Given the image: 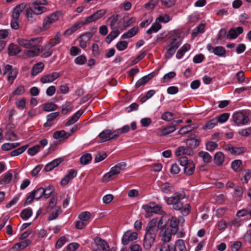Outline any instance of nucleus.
<instances>
[{
  "label": "nucleus",
  "mask_w": 251,
  "mask_h": 251,
  "mask_svg": "<svg viewBox=\"0 0 251 251\" xmlns=\"http://www.w3.org/2000/svg\"><path fill=\"white\" fill-rule=\"evenodd\" d=\"M119 15H113L110 17L107 22L109 23L110 27L112 29H115L117 28V25L118 23Z\"/></svg>",
  "instance_id": "7c9ffc66"
},
{
  "label": "nucleus",
  "mask_w": 251,
  "mask_h": 251,
  "mask_svg": "<svg viewBox=\"0 0 251 251\" xmlns=\"http://www.w3.org/2000/svg\"><path fill=\"white\" fill-rule=\"evenodd\" d=\"M92 159V156L89 153L83 154L80 158V162L83 165H86L89 163Z\"/></svg>",
  "instance_id": "4d7b16f0"
},
{
  "label": "nucleus",
  "mask_w": 251,
  "mask_h": 251,
  "mask_svg": "<svg viewBox=\"0 0 251 251\" xmlns=\"http://www.w3.org/2000/svg\"><path fill=\"white\" fill-rule=\"evenodd\" d=\"M218 146V144L217 142L209 141L208 142L206 145V150L209 151H213L216 150Z\"/></svg>",
  "instance_id": "5fc2aeb1"
},
{
  "label": "nucleus",
  "mask_w": 251,
  "mask_h": 251,
  "mask_svg": "<svg viewBox=\"0 0 251 251\" xmlns=\"http://www.w3.org/2000/svg\"><path fill=\"white\" fill-rule=\"evenodd\" d=\"M182 154L191 156L193 155V151L190 148L187 146L179 147L176 150L175 155L178 156Z\"/></svg>",
  "instance_id": "412c9836"
},
{
  "label": "nucleus",
  "mask_w": 251,
  "mask_h": 251,
  "mask_svg": "<svg viewBox=\"0 0 251 251\" xmlns=\"http://www.w3.org/2000/svg\"><path fill=\"white\" fill-rule=\"evenodd\" d=\"M195 127H192V125H188L181 127L178 131L179 134H186L192 131Z\"/></svg>",
  "instance_id": "6e6d98bb"
},
{
  "label": "nucleus",
  "mask_w": 251,
  "mask_h": 251,
  "mask_svg": "<svg viewBox=\"0 0 251 251\" xmlns=\"http://www.w3.org/2000/svg\"><path fill=\"white\" fill-rule=\"evenodd\" d=\"M243 32V28L241 26H238L235 28H232L229 30L227 38L228 39H235L240 34Z\"/></svg>",
  "instance_id": "4be33fe9"
},
{
  "label": "nucleus",
  "mask_w": 251,
  "mask_h": 251,
  "mask_svg": "<svg viewBox=\"0 0 251 251\" xmlns=\"http://www.w3.org/2000/svg\"><path fill=\"white\" fill-rule=\"evenodd\" d=\"M99 137L101 139V142H104L112 140L111 130L106 129L99 134Z\"/></svg>",
  "instance_id": "393cba45"
},
{
  "label": "nucleus",
  "mask_w": 251,
  "mask_h": 251,
  "mask_svg": "<svg viewBox=\"0 0 251 251\" xmlns=\"http://www.w3.org/2000/svg\"><path fill=\"white\" fill-rule=\"evenodd\" d=\"M8 51L10 55H15L19 53L21 50L18 46L11 44L9 46Z\"/></svg>",
  "instance_id": "de8ad7c7"
},
{
  "label": "nucleus",
  "mask_w": 251,
  "mask_h": 251,
  "mask_svg": "<svg viewBox=\"0 0 251 251\" xmlns=\"http://www.w3.org/2000/svg\"><path fill=\"white\" fill-rule=\"evenodd\" d=\"M92 36V33L90 32L81 35L78 39L80 46L82 48L85 49L86 47L87 43L91 39Z\"/></svg>",
  "instance_id": "aec40b11"
},
{
  "label": "nucleus",
  "mask_w": 251,
  "mask_h": 251,
  "mask_svg": "<svg viewBox=\"0 0 251 251\" xmlns=\"http://www.w3.org/2000/svg\"><path fill=\"white\" fill-rule=\"evenodd\" d=\"M44 68V64L42 62L35 64L32 67L31 71V75L34 76L41 73Z\"/></svg>",
  "instance_id": "bb28decb"
},
{
  "label": "nucleus",
  "mask_w": 251,
  "mask_h": 251,
  "mask_svg": "<svg viewBox=\"0 0 251 251\" xmlns=\"http://www.w3.org/2000/svg\"><path fill=\"white\" fill-rule=\"evenodd\" d=\"M128 43L126 41H119L118 42L116 45V47L118 50L120 51H122L126 50L127 48Z\"/></svg>",
  "instance_id": "338daca9"
},
{
  "label": "nucleus",
  "mask_w": 251,
  "mask_h": 251,
  "mask_svg": "<svg viewBox=\"0 0 251 251\" xmlns=\"http://www.w3.org/2000/svg\"><path fill=\"white\" fill-rule=\"evenodd\" d=\"M161 25L160 23L155 20L154 23L151 25V27L147 30L146 33L149 34H151L152 33L157 32L159 29L161 28Z\"/></svg>",
  "instance_id": "4c0bfd02"
},
{
  "label": "nucleus",
  "mask_w": 251,
  "mask_h": 251,
  "mask_svg": "<svg viewBox=\"0 0 251 251\" xmlns=\"http://www.w3.org/2000/svg\"><path fill=\"white\" fill-rule=\"evenodd\" d=\"M78 218L88 224L91 220V214L88 211L82 212L79 215Z\"/></svg>",
  "instance_id": "58836bf2"
},
{
  "label": "nucleus",
  "mask_w": 251,
  "mask_h": 251,
  "mask_svg": "<svg viewBox=\"0 0 251 251\" xmlns=\"http://www.w3.org/2000/svg\"><path fill=\"white\" fill-rule=\"evenodd\" d=\"M4 74H7V80L12 84L17 77L18 72L17 70L13 69L11 65H6L4 67Z\"/></svg>",
  "instance_id": "ddd939ff"
},
{
  "label": "nucleus",
  "mask_w": 251,
  "mask_h": 251,
  "mask_svg": "<svg viewBox=\"0 0 251 251\" xmlns=\"http://www.w3.org/2000/svg\"><path fill=\"white\" fill-rule=\"evenodd\" d=\"M77 175V171L75 169H71L66 175L61 179L60 183L62 186H65L73 180Z\"/></svg>",
  "instance_id": "a211bd4d"
},
{
  "label": "nucleus",
  "mask_w": 251,
  "mask_h": 251,
  "mask_svg": "<svg viewBox=\"0 0 251 251\" xmlns=\"http://www.w3.org/2000/svg\"><path fill=\"white\" fill-rule=\"evenodd\" d=\"M70 136V134L66 133L64 130L57 131L53 133V137L56 139L61 140L67 138Z\"/></svg>",
  "instance_id": "a19ab883"
},
{
  "label": "nucleus",
  "mask_w": 251,
  "mask_h": 251,
  "mask_svg": "<svg viewBox=\"0 0 251 251\" xmlns=\"http://www.w3.org/2000/svg\"><path fill=\"white\" fill-rule=\"evenodd\" d=\"M181 34L176 33L171 39L169 43L166 46V51L165 54L166 58H171L175 54L176 49L179 47L181 41Z\"/></svg>",
  "instance_id": "39448f33"
},
{
  "label": "nucleus",
  "mask_w": 251,
  "mask_h": 251,
  "mask_svg": "<svg viewBox=\"0 0 251 251\" xmlns=\"http://www.w3.org/2000/svg\"><path fill=\"white\" fill-rule=\"evenodd\" d=\"M169 220L170 221V230L173 234H176L178 231L179 226L182 227L185 223V220L181 216H179L178 217L172 216L171 218L169 219Z\"/></svg>",
  "instance_id": "9b49d317"
},
{
  "label": "nucleus",
  "mask_w": 251,
  "mask_h": 251,
  "mask_svg": "<svg viewBox=\"0 0 251 251\" xmlns=\"http://www.w3.org/2000/svg\"><path fill=\"white\" fill-rule=\"evenodd\" d=\"M94 242L97 246L100 247L101 248L103 251H109V247L108 244L101 238H95Z\"/></svg>",
  "instance_id": "b1692460"
},
{
  "label": "nucleus",
  "mask_w": 251,
  "mask_h": 251,
  "mask_svg": "<svg viewBox=\"0 0 251 251\" xmlns=\"http://www.w3.org/2000/svg\"><path fill=\"white\" fill-rule=\"evenodd\" d=\"M157 22L162 23H167L171 20V18L167 14L161 13L156 19Z\"/></svg>",
  "instance_id": "c03bdc74"
},
{
  "label": "nucleus",
  "mask_w": 251,
  "mask_h": 251,
  "mask_svg": "<svg viewBox=\"0 0 251 251\" xmlns=\"http://www.w3.org/2000/svg\"><path fill=\"white\" fill-rule=\"evenodd\" d=\"M63 159L59 158L54 159L51 162L47 164L45 167L47 172H49L53 170L55 167H57L60 163L62 162Z\"/></svg>",
  "instance_id": "a878e982"
},
{
  "label": "nucleus",
  "mask_w": 251,
  "mask_h": 251,
  "mask_svg": "<svg viewBox=\"0 0 251 251\" xmlns=\"http://www.w3.org/2000/svg\"><path fill=\"white\" fill-rule=\"evenodd\" d=\"M47 0H33L29 3L28 8L33 11L36 15H41L47 11V8L44 5H47Z\"/></svg>",
  "instance_id": "0eeeda50"
},
{
  "label": "nucleus",
  "mask_w": 251,
  "mask_h": 251,
  "mask_svg": "<svg viewBox=\"0 0 251 251\" xmlns=\"http://www.w3.org/2000/svg\"><path fill=\"white\" fill-rule=\"evenodd\" d=\"M181 34L176 33L171 39L169 43L166 46V51L165 54L166 58H171L175 54L176 49L179 47L181 41Z\"/></svg>",
  "instance_id": "20e7f679"
},
{
  "label": "nucleus",
  "mask_w": 251,
  "mask_h": 251,
  "mask_svg": "<svg viewBox=\"0 0 251 251\" xmlns=\"http://www.w3.org/2000/svg\"><path fill=\"white\" fill-rule=\"evenodd\" d=\"M218 124V122L215 118L209 120L206 122L203 127V129H211L214 128Z\"/></svg>",
  "instance_id": "a18cd8bd"
},
{
  "label": "nucleus",
  "mask_w": 251,
  "mask_h": 251,
  "mask_svg": "<svg viewBox=\"0 0 251 251\" xmlns=\"http://www.w3.org/2000/svg\"><path fill=\"white\" fill-rule=\"evenodd\" d=\"M61 211V209L60 207H57L54 211H52L51 213L49 216L48 219L50 221L53 220L55 219H56L59 213Z\"/></svg>",
  "instance_id": "69168bd1"
},
{
  "label": "nucleus",
  "mask_w": 251,
  "mask_h": 251,
  "mask_svg": "<svg viewBox=\"0 0 251 251\" xmlns=\"http://www.w3.org/2000/svg\"><path fill=\"white\" fill-rule=\"evenodd\" d=\"M106 13V10L104 9H100L91 16H88L85 19V23L88 24L95 22L101 18Z\"/></svg>",
  "instance_id": "f3484780"
},
{
  "label": "nucleus",
  "mask_w": 251,
  "mask_h": 251,
  "mask_svg": "<svg viewBox=\"0 0 251 251\" xmlns=\"http://www.w3.org/2000/svg\"><path fill=\"white\" fill-rule=\"evenodd\" d=\"M198 156L202 158L204 164L209 163L212 160V157L210 154L204 151H200L198 153Z\"/></svg>",
  "instance_id": "f704fd0d"
},
{
  "label": "nucleus",
  "mask_w": 251,
  "mask_h": 251,
  "mask_svg": "<svg viewBox=\"0 0 251 251\" xmlns=\"http://www.w3.org/2000/svg\"><path fill=\"white\" fill-rule=\"evenodd\" d=\"M185 195L183 193L176 192L170 197H164V200L168 205H172L173 209L179 211L184 216L188 215L191 210L189 203H184L183 200Z\"/></svg>",
  "instance_id": "f257e3e1"
},
{
  "label": "nucleus",
  "mask_w": 251,
  "mask_h": 251,
  "mask_svg": "<svg viewBox=\"0 0 251 251\" xmlns=\"http://www.w3.org/2000/svg\"><path fill=\"white\" fill-rule=\"evenodd\" d=\"M185 195L183 193L176 192L170 197H164V200L168 205H172L173 209L179 211L184 216L188 215L191 210L189 203H184L183 200Z\"/></svg>",
  "instance_id": "f03ea898"
},
{
  "label": "nucleus",
  "mask_w": 251,
  "mask_h": 251,
  "mask_svg": "<svg viewBox=\"0 0 251 251\" xmlns=\"http://www.w3.org/2000/svg\"><path fill=\"white\" fill-rule=\"evenodd\" d=\"M157 219H153L146 227V233L143 240V247L146 250H150L152 247L157 234Z\"/></svg>",
  "instance_id": "7ed1b4c3"
},
{
  "label": "nucleus",
  "mask_w": 251,
  "mask_h": 251,
  "mask_svg": "<svg viewBox=\"0 0 251 251\" xmlns=\"http://www.w3.org/2000/svg\"><path fill=\"white\" fill-rule=\"evenodd\" d=\"M73 106L72 103L71 102H66L63 105L62 108V112L64 114H67L68 112L71 111L73 110Z\"/></svg>",
  "instance_id": "603ef678"
},
{
  "label": "nucleus",
  "mask_w": 251,
  "mask_h": 251,
  "mask_svg": "<svg viewBox=\"0 0 251 251\" xmlns=\"http://www.w3.org/2000/svg\"><path fill=\"white\" fill-rule=\"evenodd\" d=\"M12 177V174L7 172L3 176H2L0 180V184L2 185H5L9 183Z\"/></svg>",
  "instance_id": "49530a36"
},
{
  "label": "nucleus",
  "mask_w": 251,
  "mask_h": 251,
  "mask_svg": "<svg viewBox=\"0 0 251 251\" xmlns=\"http://www.w3.org/2000/svg\"><path fill=\"white\" fill-rule=\"evenodd\" d=\"M242 163L240 160H235L232 162L231 166L235 172H239L242 169Z\"/></svg>",
  "instance_id": "09e8293b"
},
{
  "label": "nucleus",
  "mask_w": 251,
  "mask_h": 251,
  "mask_svg": "<svg viewBox=\"0 0 251 251\" xmlns=\"http://www.w3.org/2000/svg\"><path fill=\"white\" fill-rule=\"evenodd\" d=\"M156 219H157V223H158L157 226H156L157 231L158 229L163 230L166 226L167 223L168 221H169V219L166 215L162 216L159 221H158L157 218Z\"/></svg>",
  "instance_id": "c756f323"
},
{
  "label": "nucleus",
  "mask_w": 251,
  "mask_h": 251,
  "mask_svg": "<svg viewBox=\"0 0 251 251\" xmlns=\"http://www.w3.org/2000/svg\"><path fill=\"white\" fill-rule=\"evenodd\" d=\"M142 208L146 211L145 216L147 218L152 216L153 213L163 214L164 213L161 208V205L153 202L143 205Z\"/></svg>",
  "instance_id": "6e6552de"
},
{
  "label": "nucleus",
  "mask_w": 251,
  "mask_h": 251,
  "mask_svg": "<svg viewBox=\"0 0 251 251\" xmlns=\"http://www.w3.org/2000/svg\"><path fill=\"white\" fill-rule=\"evenodd\" d=\"M232 120L235 126H243L249 123L250 118L242 111H237L233 114Z\"/></svg>",
  "instance_id": "9d476101"
},
{
  "label": "nucleus",
  "mask_w": 251,
  "mask_h": 251,
  "mask_svg": "<svg viewBox=\"0 0 251 251\" xmlns=\"http://www.w3.org/2000/svg\"><path fill=\"white\" fill-rule=\"evenodd\" d=\"M83 111L81 110H78L66 123V125L67 126H70L75 122H76L80 116L82 115Z\"/></svg>",
  "instance_id": "2f4dec72"
},
{
  "label": "nucleus",
  "mask_w": 251,
  "mask_h": 251,
  "mask_svg": "<svg viewBox=\"0 0 251 251\" xmlns=\"http://www.w3.org/2000/svg\"><path fill=\"white\" fill-rule=\"evenodd\" d=\"M153 75L151 73L147 75L142 77L141 78L139 79L136 83L135 86L136 88H138L142 85H144L146 84L152 77H153Z\"/></svg>",
  "instance_id": "c85d7f7f"
},
{
  "label": "nucleus",
  "mask_w": 251,
  "mask_h": 251,
  "mask_svg": "<svg viewBox=\"0 0 251 251\" xmlns=\"http://www.w3.org/2000/svg\"><path fill=\"white\" fill-rule=\"evenodd\" d=\"M242 175L241 181L243 183H246L251 177V172L250 170H246L243 172Z\"/></svg>",
  "instance_id": "3c124183"
},
{
  "label": "nucleus",
  "mask_w": 251,
  "mask_h": 251,
  "mask_svg": "<svg viewBox=\"0 0 251 251\" xmlns=\"http://www.w3.org/2000/svg\"><path fill=\"white\" fill-rule=\"evenodd\" d=\"M190 45L189 44H184L177 51L176 54V58L179 59H181L184 53L190 49Z\"/></svg>",
  "instance_id": "72a5a7b5"
},
{
  "label": "nucleus",
  "mask_w": 251,
  "mask_h": 251,
  "mask_svg": "<svg viewBox=\"0 0 251 251\" xmlns=\"http://www.w3.org/2000/svg\"><path fill=\"white\" fill-rule=\"evenodd\" d=\"M226 150H228L233 155H240L245 152L246 149L243 147H234L231 145H228L226 147Z\"/></svg>",
  "instance_id": "5701e85b"
},
{
  "label": "nucleus",
  "mask_w": 251,
  "mask_h": 251,
  "mask_svg": "<svg viewBox=\"0 0 251 251\" xmlns=\"http://www.w3.org/2000/svg\"><path fill=\"white\" fill-rule=\"evenodd\" d=\"M225 159V155L221 151L217 152L214 156V163L217 166H221L223 164Z\"/></svg>",
  "instance_id": "cd10ccee"
},
{
  "label": "nucleus",
  "mask_w": 251,
  "mask_h": 251,
  "mask_svg": "<svg viewBox=\"0 0 251 251\" xmlns=\"http://www.w3.org/2000/svg\"><path fill=\"white\" fill-rule=\"evenodd\" d=\"M180 165L183 167V171L186 175H192L195 170V165L191 159H188L185 156L181 157L178 160Z\"/></svg>",
  "instance_id": "1a4fd4ad"
},
{
  "label": "nucleus",
  "mask_w": 251,
  "mask_h": 251,
  "mask_svg": "<svg viewBox=\"0 0 251 251\" xmlns=\"http://www.w3.org/2000/svg\"><path fill=\"white\" fill-rule=\"evenodd\" d=\"M172 234H173L172 233L171 230L170 231V230L166 229L164 230H162L160 235L161 240L164 243L169 242L171 239Z\"/></svg>",
  "instance_id": "473e14b6"
},
{
  "label": "nucleus",
  "mask_w": 251,
  "mask_h": 251,
  "mask_svg": "<svg viewBox=\"0 0 251 251\" xmlns=\"http://www.w3.org/2000/svg\"><path fill=\"white\" fill-rule=\"evenodd\" d=\"M20 145L19 143H6L3 144L1 147L3 151H8L18 147Z\"/></svg>",
  "instance_id": "37998d69"
},
{
  "label": "nucleus",
  "mask_w": 251,
  "mask_h": 251,
  "mask_svg": "<svg viewBox=\"0 0 251 251\" xmlns=\"http://www.w3.org/2000/svg\"><path fill=\"white\" fill-rule=\"evenodd\" d=\"M126 167V164L124 161L116 164L110 168L108 172L103 176L102 178L103 182H108L115 178L120 174L121 172L125 170Z\"/></svg>",
  "instance_id": "423d86ee"
},
{
  "label": "nucleus",
  "mask_w": 251,
  "mask_h": 251,
  "mask_svg": "<svg viewBox=\"0 0 251 251\" xmlns=\"http://www.w3.org/2000/svg\"><path fill=\"white\" fill-rule=\"evenodd\" d=\"M176 244H167L161 246L160 251H176Z\"/></svg>",
  "instance_id": "bf43d9fd"
},
{
  "label": "nucleus",
  "mask_w": 251,
  "mask_h": 251,
  "mask_svg": "<svg viewBox=\"0 0 251 251\" xmlns=\"http://www.w3.org/2000/svg\"><path fill=\"white\" fill-rule=\"evenodd\" d=\"M138 30V27L134 26L129 29L127 32L124 33L122 35V38L126 39L132 37L137 33Z\"/></svg>",
  "instance_id": "e433bc0d"
},
{
  "label": "nucleus",
  "mask_w": 251,
  "mask_h": 251,
  "mask_svg": "<svg viewBox=\"0 0 251 251\" xmlns=\"http://www.w3.org/2000/svg\"><path fill=\"white\" fill-rule=\"evenodd\" d=\"M26 15L27 20L29 22L32 23L35 20V19L34 18V16L36 15V14H34L33 11L28 7L26 9Z\"/></svg>",
  "instance_id": "680f3d73"
},
{
  "label": "nucleus",
  "mask_w": 251,
  "mask_h": 251,
  "mask_svg": "<svg viewBox=\"0 0 251 251\" xmlns=\"http://www.w3.org/2000/svg\"><path fill=\"white\" fill-rule=\"evenodd\" d=\"M59 18V14L54 12L45 18L43 22V28L44 30L48 29L50 25L56 21Z\"/></svg>",
  "instance_id": "dca6fc26"
},
{
  "label": "nucleus",
  "mask_w": 251,
  "mask_h": 251,
  "mask_svg": "<svg viewBox=\"0 0 251 251\" xmlns=\"http://www.w3.org/2000/svg\"><path fill=\"white\" fill-rule=\"evenodd\" d=\"M229 117V114L228 113H224L218 117H215L218 123H220L221 124L224 123L226 122L228 119Z\"/></svg>",
  "instance_id": "8fccbe9b"
},
{
  "label": "nucleus",
  "mask_w": 251,
  "mask_h": 251,
  "mask_svg": "<svg viewBox=\"0 0 251 251\" xmlns=\"http://www.w3.org/2000/svg\"><path fill=\"white\" fill-rule=\"evenodd\" d=\"M30 49V50H27L25 53L26 57H33L38 55L40 49L38 47V46Z\"/></svg>",
  "instance_id": "79ce46f5"
},
{
  "label": "nucleus",
  "mask_w": 251,
  "mask_h": 251,
  "mask_svg": "<svg viewBox=\"0 0 251 251\" xmlns=\"http://www.w3.org/2000/svg\"><path fill=\"white\" fill-rule=\"evenodd\" d=\"M57 107V106L55 104L52 102H49L44 104L43 109L45 111L49 112L56 110Z\"/></svg>",
  "instance_id": "13d9d810"
},
{
  "label": "nucleus",
  "mask_w": 251,
  "mask_h": 251,
  "mask_svg": "<svg viewBox=\"0 0 251 251\" xmlns=\"http://www.w3.org/2000/svg\"><path fill=\"white\" fill-rule=\"evenodd\" d=\"M60 76L59 73L53 72L50 74H48L43 76L41 78V81L43 83H51L54 80L58 78Z\"/></svg>",
  "instance_id": "6ab92c4d"
},
{
  "label": "nucleus",
  "mask_w": 251,
  "mask_h": 251,
  "mask_svg": "<svg viewBox=\"0 0 251 251\" xmlns=\"http://www.w3.org/2000/svg\"><path fill=\"white\" fill-rule=\"evenodd\" d=\"M238 133L242 136L248 137L251 134V127L241 129L239 130Z\"/></svg>",
  "instance_id": "774afa93"
},
{
  "label": "nucleus",
  "mask_w": 251,
  "mask_h": 251,
  "mask_svg": "<svg viewBox=\"0 0 251 251\" xmlns=\"http://www.w3.org/2000/svg\"><path fill=\"white\" fill-rule=\"evenodd\" d=\"M138 238V234L137 232H132L131 230L126 231L122 238V243L124 245H127L129 242L133 241Z\"/></svg>",
  "instance_id": "2eb2a0df"
},
{
  "label": "nucleus",
  "mask_w": 251,
  "mask_h": 251,
  "mask_svg": "<svg viewBox=\"0 0 251 251\" xmlns=\"http://www.w3.org/2000/svg\"><path fill=\"white\" fill-rule=\"evenodd\" d=\"M176 251H188L187 250L184 240L178 239L175 242Z\"/></svg>",
  "instance_id": "ea45409f"
},
{
  "label": "nucleus",
  "mask_w": 251,
  "mask_h": 251,
  "mask_svg": "<svg viewBox=\"0 0 251 251\" xmlns=\"http://www.w3.org/2000/svg\"><path fill=\"white\" fill-rule=\"evenodd\" d=\"M176 128L175 126L172 125L164 128L162 130V134L164 135L174 132Z\"/></svg>",
  "instance_id": "052dcab7"
},
{
  "label": "nucleus",
  "mask_w": 251,
  "mask_h": 251,
  "mask_svg": "<svg viewBox=\"0 0 251 251\" xmlns=\"http://www.w3.org/2000/svg\"><path fill=\"white\" fill-rule=\"evenodd\" d=\"M160 190L162 192L167 194L172 193L174 191L173 186L168 182L162 184L160 186Z\"/></svg>",
  "instance_id": "c9c22d12"
},
{
  "label": "nucleus",
  "mask_w": 251,
  "mask_h": 251,
  "mask_svg": "<svg viewBox=\"0 0 251 251\" xmlns=\"http://www.w3.org/2000/svg\"><path fill=\"white\" fill-rule=\"evenodd\" d=\"M40 39L38 38H33L30 40H27L20 38L18 39L19 44L26 49H32L38 45L40 42Z\"/></svg>",
  "instance_id": "f8f14e48"
},
{
  "label": "nucleus",
  "mask_w": 251,
  "mask_h": 251,
  "mask_svg": "<svg viewBox=\"0 0 251 251\" xmlns=\"http://www.w3.org/2000/svg\"><path fill=\"white\" fill-rule=\"evenodd\" d=\"M173 114L170 112H165L161 116V119L167 122H170L174 119Z\"/></svg>",
  "instance_id": "0e129e2a"
},
{
  "label": "nucleus",
  "mask_w": 251,
  "mask_h": 251,
  "mask_svg": "<svg viewBox=\"0 0 251 251\" xmlns=\"http://www.w3.org/2000/svg\"><path fill=\"white\" fill-rule=\"evenodd\" d=\"M32 212L30 209H25L21 212V217L25 220H27L32 215Z\"/></svg>",
  "instance_id": "e2e57ef3"
},
{
  "label": "nucleus",
  "mask_w": 251,
  "mask_h": 251,
  "mask_svg": "<svg viewBox=\"0 0 251 251\" xmlns=\"http://www.w3.org/2000/svg\"><path fill=\"white\" fill-rule=\"evenodd\" d=\"M206 49L210 52L213 53L219 57L225 56L226 51L223 47L217 46L214 47L211 44H209L207 45Z\"/></svg>",
  "instance_id": "4468645a"
},
{
  "label": "nucleus",
  "mask_w": 251,
  "mask_h": 251,
  "mask_svg": "<svg viewBox=\"0 0 251 251\" xmlns=\"http://www.w3.org/2000/svg\"><path fill=\"white\" fill-rule=\"evenodd\" d=\"M27 145L23 146L18 149H17L11 152V156H16L23 153L27 149Z\"/></svg>",
  "instance_id": "864d4df0"
}]
</instances>
